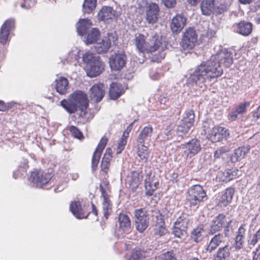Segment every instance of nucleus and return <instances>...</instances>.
<instances>
[{
    "label": "nucleus",
    "mask_w": 260,
    "mask_h": 260,
    "mask_svg": "<svg viewBox=\"0 0 260 260\" xmlns=\"http://www.w3.org/2000/svg\"><path fill=\"white\" fill-rule=\"evenodd\" d=\"M28 168L27 162H25L23 166H19V169L14 171L13 176L15 179L18 178L24 175Z\"/></svg>",
    "instance_id": "a18cd8bd"
},
{
    "label": "nucleus",
    "mask_w": 260,
    "mask_h": 260,
    "mask_svg": "<svg viewBox=\"0 0 260 260\" xmlns=\"http://www.w3.org/2000/svg\"><path fill=\"white\" fill-rule=\"evenodd\" d=\"M111 158L103 157L101 163V169L103 171L107 173L110 166Z\"/></svg>",
    "instance_id": "864d4df0"
},
{
    "label": "nucleus",
    "mask_w": 260,
    "mask_h": 260,
    "mask_svg": "<svg viewBox=\"0 0 260 260\" xmlns=\"http://www.w3.org/2000/svg\"><path fill=\"white\" fill-rule=\"evenodd\" d=\"M157 260H176L173 252L167 251L161 254L157 258Z\"/></svg>",
    "instance_id": "5fc2aeb1"
},
{
    "label": "nucleus",
    "mask_w": 260,
    "mask_h": 260,
    "mask_svg": "<svg viewBox=\"0 0 260 260\" xmlns=\"http://www.w3.org/2000/svg\"><path fill=\"white\" fill-rule=\"evenodd\" d=\"M153 132L152 126L148 125L144 126L140 131L137 138V143L139 145H148L151 141Z\"/></svg>",
    "instance_id": "dca6fc26"
},
{
    "label": "nucleus",
    "mask_w": 260,
    "mask_h": 260,
    "mask_svg": "<svg viewBox=\"0 0 260 260\" xmlns=\"http://www.w3.org/2000/svg\"><path fill=\"white\" fill-rule=\"evenodd\" d=\"M188 224V219L184 217H178L174 223V226L184 230H187Z\"/></svg>",
    "instance_id": "c03bdc74"
},
{
    "label": "nucleus",
    "mask_w": 260,
    "mask_h": 260,
    "mask_svg": "<svg viewBox=\"0 0 260 260\" xmlns=\"http://www.w3.org/2000/svg\"><path fill=\"white\" fill-rule=\"evenodd\" d=\"M177 0H162L164 5L169 8H173L176 4Z\"/></svg>",
    "instance_id": "052dcab7"
},
{
    "label": "nucleus",
    "mask_w": 260,
    "mask_h": 260,
    "mask_svg": "<svg viewBox=\"0 0 260 260\" xmlns=\"http://www.w3.org/2000/svg\"><path fill=\"white\" fill-rule=\"evenodd\" d=\"M194 114L192 110H189L186 113L185 116L181 120L189 126L191 127L194 122Z\"/></svg>",
    "instance_id": "79ce46f5"
},
{
    "label": "nucleus",
    "mask_w": 260,
    "mask_h": 260,
    "mask_svg": "<svg viewBox=\"0 0 260 260\" xmlns=\"http://www.w3.org/2000/svg\"><path fill=\"white\" fill-rule=\"evenodd\" d=\"M126 144V137L124 135L119 139L118 142V145L116 150L117 154H120L121 151L124 149L125 146Z\"/></svg>",
    "instance_id": "09e8293b"
},
{
    "label": "nucleus",
    "mask_w": 260,
    "mask_h": 260,
    "mask_svg": "<svg viewBox=\"0 0 260 260\" xmlns=\"http://www.w3.org/2000/svg\"><path fill=\"white\" fill-rule=\"evenodd\" d=\"M230 256V247L226 245L219 248L214 255V260H228Z\"/></svg>",
    "instance_id": "2f4dec72"
},
{
    "label": "nucleus",
    "mask_w": 260,
    "mask_h": 260,
    "mask_svg": "<svg viewBox=\"0 0 260 260\" xmlns=\"http://www.w3.org/2000/svg\"><path fill=\"white\" fill-rule=\"evenodd\" d=\"M100 189L101 192L103 201V210L104 216L108 218L112 210V204L108 195L106 192L104 188L102 185H100Z\"/></svg>",
    "instance_id": "4be33fe9"
},
{
    "label": "nucleus",
    "mask_w": 260,
    "mask_h": 260,
    "mask_svg": "<svg viewBox=\"0 0 260 260\" xmlns=\"http://www.w3.org/2000/svg\"><path fill=\"white\" fill-rule=\"evenodd\" d=\"M69 131L72 134V136L77 139H81L83 137L82 133L76 126L72 125L69 128Z\"/></svg>",
    "instance_id": "8fccbe9b"
},
{
    "label": "nucleus",
    "mask_w": 260,
    "mask_h": 260,
    "mask_svg": "<svg viewBox=\"0 0 260 260\" xmlns=\"http://www.w3.org/2000/svg\"><path fill=\"white\" fill-rule=\"evenodd\" d=\"M79 57V50L75 48L68 53L65 58L64 61H67V63H73L74 66H77ZM63 63H65V62H63Z\"/></svg>",
    "instance_id": "f704fd0d"
},
{
    "label": "nucleus",
    "mask_w": 260,
    "mask_h": 260,
    "mask_svg": "<svg viewBox=\"0 0 260 260\" xmlns=\"http://www.w3.org/2000/svg\"><path fill=\"white\" fill-rule=\"evenodd\" d=\"M105 89L103 84L99 83L93 85L90 89V100L94 103H98L101 101L104 96Z\"/></svg>",
    "instance_id": "4468645a"
},
{
    "label": "nucleus",
    "mask_w": 260,
    "mask_h": 260,
    "mask_svg": "<svg viewBox=\"0 0 260 260\" xmlns=\"http://www.w3.org/2000/svg\"><path fill=\"white\" fill-rule=\"evenodd\" d=\"M233 54L224 49L212 55L209 59L202 61L194 69L187 80L188 84L197 85L201 87L220 77L223 73L221 65L229 67L233 63Z\"/></svg>",
    "instance_id": "f257e3e1"
},
{
    "label": "nucleus",
    "mask_w": 260,
    "mask_h": 260,
    "mask_svg": "<svg viewBox=\"0 0 260 260\" xmlns=\"http://www.w3.org/2000/svg\"><path fill=\"white\" fill-rule=\"evenodd\" d=\"M172 233L176 237L183 239L186 236V230L173 226Z\"/></svg>",
    "instance_id": "de8ad7c7"
},
{
    "label": "nucleus",
    "mask_w": 260,
    "mask_h": 260,
    "mask_svg": "<svg viewBox=\"0 0 260 260\" xmlns=\"http://www.w3.org/2000/svg\"><path fill=\"white\" fill-rule=\"evenodd\" d=\"M204 134L207 135V138L213 143L226 140L230 136L228 129L222 126H214L211 128L207 122L203 126Z\"/></svg>",
    "instance_id": "39448f33"
},
{
    "label": "nucleus",
    "mask_w": 260,
    "mask_h": 260,
    "mask_svg": "<svg viewBox=\"0 0 260 260\" xmlns=\"http://www.w3.org/2000/svg\"><path fill=\"white\" fill-rule=\"evenodd\" d=\"M234 193L233 188H227L225 191L221 192L218 197L219 203L221 206H226L232 201Z\"/></svg>",
    "instance_id": "a878e982"
},
{
    "label": "nucleus",
    "mask_w": 260,
    "mask_h": 260,
    "mask_svg": "<svg viewBox=\"0 0 260 260\" xmlns=\"http://www.w3.org/2000/svg\"><path fill=\"white\" fill-rule=\"evenodd\" d=\"M28 168L27 162H25L23 166H19V169L14 171L13 176L15 179L18 178L24 175Z\"/></svg>",
    "instance_id": "49530a36"
},
{
    "label": "nucleus",
    "mask_w": 260,
    "mask_h": 260,
    "mask_svg": "<svg viewBox=\"0 0 260 260\" xmlns=\"http://www.w3.org/2000/svg\"><path fill=\"white\" fill-rule=\"evenodd\" d=\"M260 241V230H258L255 234L253 235L251 240L248 242V245L251 246H254L257 242Z\"/></svg>",
    "instance_id": "603ef678"
},
{
    "label": "nucleus",
    "mask_w": 260,
    "mask_h": 260,
    "mask_svg": "<svg viewBox=\"0 0 260 260\" xmlns=\"http://www.w3.org/2000/svg\"><path fill=\"white\" fill-rule=\"evenodd\" d=\"M159 101L161 104L168 105L169 103V98L167 95H160L159 98Z\"/></svg>",
    "instance_id": "69168bd1"
},
{
    "label": "nucleus",
    "mask_w": 260,
    "mask_h": 260,
    "mask_svg": "<svg viewBox=\"0 0 260 260\" xmlns=\"http://www.w3.org/2000/svg\"><path fill=\"white\" fill-rule=\"evenodd\" d=\"M183 150L182 156L184 158H191L197 154L201 150L200 141L197 139H193L188 142L181 145Z\"/></svg>",
    "instance_id": "9d476101"
},
{
    "label": "nucleus",
    "mask_w": 260,
    "mask_h": 260,
    "mask_svg": "<svg viewBox=\"0 0 260 260\" xmlns=\"http://www.w3.org/2000/svg\"><path fill=\"white\" fill-rule=\"evenodd\" d=\"M249 145L244 146L235 150L234 154L232 156L233 161H238L244 158L245 155L249 151Z\"/></svg>",
    "instance_id": "473e14b6"
},
{
    "label": "nucleus",
    "mask_w": 260,
    "mask_h": 260,
    "mask_svg": "<svg viewBox=\"0 0 260 260\" xmlns=\"http://www.w3.org/2000/svg\"><path fill=\"white\" fill-rule=\"evenodd\" d=\"M253 253V260H260V245Z\"/></svg>",
    "instance_id": "774afa93"
},
{
    "label": "nucleus",
    "mask_w": 260,
    "mask_h": 260,
    "mask_svg": "<svg viewBox=\"0 0 260 260\" xmlns=\"http://www.w3.org/2000/svg\"><path fill=\"white\" fill-rule=\"evenodd\" d=\"M82 61L85 63V70L88 76L94 77L100 75L104 70V63L100 57L90 51L82 55Z\"/></svg>",
    "instance_id": "20e7f679"
},
{
    "label": "nucleus",
    "mask_w": 260,
    "mask_h": 260,
    "mask_svg": "<svg viewBox=\"0 0 260 260\" xmlns=\"http://www.w3.org/2000/svg\"><path fill=\"white\" fill-rule=\"evenodd\" d=\"M96 0H84L82 5L83 12L85 14H90L95 8Z\"/></svg>",
    "instance_id": "e433bc0d"
},
{
    "label": "nucleus",
    "mask_w": 260,
    "mask_h": 260,
    "mask_svg": "<svg viewBox=\"0 0 260 260\" xmlns=\"http://www.w3.org/2000/svg\"><path fill=\"white\" fill-rule=\"evenodd\" d=\"M126 56L123 51H118L111 55L109 63L112 70L119 71L122 69L126 62Z\"/></svg>",
    "instance_id": "9b49d317"
},
{
    "label": "nucleus",
    "mask_w": 260,
    "mask_h": 260,
    "mask_svg": "<svg viewBox=\"0 0 260 260\" xmlns=\"http://www.w3.org/2000/svg\"><path fill=\"white\" fill-rule=\"evenodd\" d=\"M150 175H147V178L145 179V189L146 195L151 196L153 194V192L156 190V187L153 185V180H150Z\"/></svg>",
    "instance_id": "ea45409f"
},
{
    "label": "nucleus",
    "mask_w": 260,
    "mask_h": 260,
    "mask_svg": "<svg viewBox=\"0 0 260 260\" xmlns=\"http://www.w3.org/2000/svg\"><path fill=\"white\" fill-rule=\"evenodd\" d=\"M137 153L140 158L144 162H146L149 157L148 146L146 144L139 145L137 144Z\"/></svg>",
    "instance_id": "c9c22d12"
},
{
    "label": "nucleus",
    "mask_w": 260,
    "mask_h": 260,
    "mask_svg": "<svg viewBox=\"0 0 260 260\" xmlns=\"http://www.w3.org/2000/svg\"><path fill=\"white\" fill-rule=\"evenodd\" d=\"M92 23L88 19H80L77 24V31L80 36L86 34Z\"/></svg>",
    "instance_id": "c85d7f7f"
},
{
    "label": "nucleus",
    "mask_w": 260,
    "mask_h": 260,
    "mask_svg": "<svg viewBox=\"0 0 260 260\" xmlns=\"http://www.w3.org/2000/svg\"><path fill=\"white\" fill-rule=\"evenodd\" d=\"M100 36V32L98 28H93L88 33L85 43L86 44H91L94 43H96L98 40L99 39Z\"/></svg>",
    "instance_id": "72a5a7b5"
},
{
    "label": "nucleus",
    "mask_w": 260,
    "mask_h": 260,
    "mask_svg": "<svg viewBox=\"0 0 260 260\" xmlns=\"http://www.w3.org/2000/svg\"><path fill=\"white\" fill-rule=\"evenodd\" d=\"M245 232L246 230L245 229V228L242 225L240 226L237 233L236 236L244 238Z\"/></svg>",
    "instance_id": "0e129e2a"
},
{
    "label": "nucleus",
    "mask_w": 260,
    "mask_h": 260,
    "mask_svg": "<svg viewBox=\"0 0 260 260\" xmlns=\"http://www.w3.org/2000/svg\"><path fill=\"white\" fill-rule=\"evenodd\" d=\"M197 43V35L195 30L189 28L184 32L182 39V46L184 49H191Z\"/></svg>",
    "instance_id": "f8f14e48"
},
{
    "label": "nucleus",
    "mask_w": 260,
    "mask_h": 260,
    "mask_svg": "<svg viewBox=\"0 0 260 260\" xmlns=\"http://www.w3.org/2000/svg\"><path fill=\"white\" fill-rule=\"evenodd\" d=\"M173 125H170L167 126L166 128V131L167 132H166V135L167 137V139H169L173 137V136L174 135L175 131L173 130Z\"/></svg>",
    "instance_id": "680f3d73"
},
{
    "label": "nucleus",
    "mask_w": 260,
    "mask_h": 260,
    "mask_svg": "<svg viewBox=\"0 0 260 260\" xmlns=\"http://www.w3.org/2000/svg\"><path fill=\"white\" fill-rule=\"evenodd\" d=\"M224 236L221 234L215 235L210 240L206 248V250L210 252L215 250L223 241Z\"/></svg>",
    "instance_id": "7c9ffc66"
},
{
    "label": "nucleus",
    "mask_w": 260,
    "mask_h": 260,
    "mask_svg": "<svg viewBox=\"0 0 260 260\" xmlns=\"http://www.w3.org/2000/svg\"><path fill=\"white\" fill-rule=\"evenodd\" d=\"M215 8V0H202L200 9L202 15L210 16L214 13Z\"/></svg>",
    "instance_id": "b1692460"
},
{
    "label": "nucleus",
    "mask_w": 260,
    "mask_h": 260,
    "mask_svg": "<svg viewBox=\"0 0 260 260\" xmlns=\"http://www.w3.org/2000/svg\"><path fill=\"white\" fill-rule=\"evenodd\" d=\"M135 222L136 229L140 233H143L148 227L149 217L147 211L143 208L135 211Z\"/></svg>",
    "instance_id": "1a4fd4ad"
},
{
    "label": "nucleus",
    "mask_w": 260,
    "mask_h": 260,
    "mask_svg": "<svg viewBox=\"0 0 260 260\" xmlns=\"http://www.w3.org/2000/svg\"><path fill=\"white\" fill-rule=\"evenodd\" d=\"M240 173L241 171L238 169L232 168L225 170L223 172H218L217 176L221 181L227 182L239 176Z\"/></svg>",
    "instance_id": "5701e85b"
},
{
    "label": "nucleus",
    "mask_w": 260,
    "mask_h": 260,
    "mask_svg": "<svg viewBox=\"0 0 260 260\" xmlns=\"http://www.w3.org/2000/svg\"><path fill=\"white\" fill-rule=\"evenodd\" d=\"M15 21L13 19H9L5 21L1 28L0 43L5 44L8 41L11 31L14 27Z\"/></svg>",
    "instance_id": "ddd939ff"
},
{
    "label": "nucleus",
    "mask_w": 260,
    "mask_h": 260,
    "mask_svg": "<svg viewBox=\"0 0 260 260\" xmlns=\"http://www.w3.org/2000/svg\"><path fill=\"white\" fill-rule=\"evenodd\" d=\"M51 178V174L36 169L31 172L28 182L32 187H42L49 182Z\"/></svg>",
    "instance_id": "0eeeda50"
},
{
    "label": "nucleus",
    "mask_w": 260,
    "mask_h": 260,
    "mask_svg": "<svg viewBox=\"0 0 260 260\" xmlns=\"http://www.w3.org/2000/svg\"><path fill=\"white\" fill-rule=\"evenodd\" d=\"M159 8L155 3H151L147 8L146 19L149 24H154L157 21Z\"/></svg>",
    "instance_id": "6ab92c4d"
},
{
    "label": "nucleus",
    "mask_w": 260,
    "mask_h": 260,
    "mask_svg": "<svg viewBox=\"0 0 260 260\" xmlns=\"http://www.w3.org/2000/svg\"><path fill=\"white\" fill-rule=\"evenodd\" d=\"M24 3L21 4V7L25 9H28L33 6L36 0H23Z\"/></svg>",
    "instance_id": "bf43d9fd"
},
{
    "label": "nucleus",
    "mask_w": 260,
    "mask_h": 260,
    "mask_svg": "<svg viewBox=\"0 0 260 260\" xmlns=\"http://www.w3.org/2000/svg\"><path fill=\"white\" fill-rule=\"evenodd\" d=\"M158 222L155 225V234L159 236L165 235L167 233V229L161 218H157Z\"/></svg>",
    "instance_id": "58836bf2"
},
{
    "label": "nucleus",
    "mask_w": 260,
    "mask_h": 260,
    "mask_svg": "<svg viewBox=\"0 0 260 260\" xmlns=\"http://www.w3.org/2000/svg\"><path fill=\"white\" fill-rule=\"evenodd\" d=\"M252 118L254 121H256L258 119L260 118V105L255 111L253 112Z\"/></svg>",
    "instance_id": "e2e57ef3"
},
{
    "label": "nucleus",
    "mask_w": 260,
    "mask_h": 260,
    "mask_svg": "<svg viewBox=\"0 0 260 260\" xmlns=\"http://www.w3.org/2000/svg\"><path fill=\"white\" fill-rule=\"evenodd\" d=\"M231 222V220L227 221L224 215L222 214H219L213 220L210 227L209 234H213L216 232L220 231L224 225H225V228L228 229Z\"/></svg>",
    "instance_id": "2eb2a0df"
},
{
    "label": "nucleus",
    "mask_w": 260,
    "mask_h": 260,
    "mask_svg": "<svg viewBox=\"0 0 260 260\" xmlns=\"http://www.w3.org/2000/svg\"><path fill=\"white\" fill-rule=\"evenodd\" d=\"M119 231L124 234H129L132 231L131 219L128 215L123 213L119 214L118 217Z\"/></svg>",
    "instance_id": "a211bd4d"
},
{
    "label": "nucleus",
    "mask_w": 260,
    "mask_h": 260,
    "mask_svg": "<svg viewBox=\"0 0 260 260\" xmlns=\"http://www.w3.org/2000/svg\"><path fill=\"white\" fill-rule=\"evenodd\" d=\"M250 105L249 102H245L243 103L240 104L236 109L237 110L238 113H240V115H243L246 111V108Z\"/></svg>",
    "instance_id": "6e6d98bb"
},
{
    "label": "nucleus",
    "mask_w": 260,
    "mask_h": 260,
    "mask_svg": "<svg viewBox=\"0 0 260 260\" xmlns=\"http://www.w3.org/2000/svg\"><path fill=\"white\" fill-rule=\"evenodd\" d=\"M143 256V251L140 249L136 248L131 252L128 260H141Z\"/></svg>",
    "instance_id": "37998d69"
},
{
    "label": "nucleus",
    "mask_w": 260,
    "mask_h": 260,
    "mask_svg": "<svg viewBox=\"0 0 260 260\" xmlns=\"http://www.w3.org/2000/svg\"><path fill=\"white\" fill-rule=\"evenodd\" d=\"M108 139L106 137H103L101 139V141L93 154L91 162V168L93 171H94L97 168L102 152L105 148Z\"/></svg>",
    "instance_id": "f3484780"
},
{
    "label": "nucleus",
    "mask_w": 260,
    "mask_h": 260,
    "mask_svg": "<svg viewBox=\"0 0 260 260\" xmlns=\"http://www.w3.org/2000/svg\"><path fill=\"white\" fill-rule=\"evenodd\" d=\"M98 19L104 22L113 20L116 17V11L112 7L110 6H104L99 11L98 14Z\"/></svg>",
    "instance_id": "412c9836"
},
{
    "label": "nucleus",
    "mask_w": 260,
    "mask_h": 260,
    "mask_svg": "<svg viewBox=\"0 0 260 260\" xmlns=\"http://www.w3.org/2000/svg\"><path fill=\"white\" fill-rule=\"evenodd\" d=\"M244 238L242 237L236 236L235 239V247L236 249H241L244 243Z\"/></svg>",
    "instance_id": "4d7b16f0"
},
{
    "label": "nucleus",
    "mask_w": 260,
    "mask_h": 260,
    "mask_svg": "<svg viewBox=\"0 0 260 260\" xmlns=\"http://www.w3.org/2000/svg\"><path fill=\"white\" fill-rule=\"evenodd\" d=\"M70 209L73 214L78 219L85 218L87 217V215L85 214L84 210L81 208V204L79 201L71 202Z\"/></svg>",
    "instance_id": "bb28decb"
},
{
    "label": "nucleus",
    "mask_w": 260,
    "mask_h": 260,
    "mask_svg": "<svg viewBox=\"0 0 260 260\" xmlns=\"http://www.w3.org/2000/svg\"><path fill=\"white\" fill-rule=\"evenodd\" d=\"M186 199L190 207L198 205L205 198H207L206 192L202 186L197 184L191 186L187 192Z\"/></svg>",
    "instance_id": "423d86ee"
},
{
    "label": "nucleus",
    "mask_w": 260,
    "mask_h": 260,
    "mask_svg": "<svg viewBox=\"0 0 260 260\" xmlns=\"http://www.w3.org/2000/svg\"><path fill=\"white\" fill-rule=\"evenodd\" d=\"M61 106L69 113H74L78 109L84 111L88 105L86 94L82 91L73 92L67 99L60 102Z\"/></svg>",
    "instance_id": "7ed1b4c3"
},
{
    "label": "nucleus",
    "mask_w": 260,
    "mask_h": 260,
    "mask_svg": "<svg viewBox=\"0 0 260 260\" xmlns=\"http://www.w3.org/2000/svg\"><path fill=\"white\" fill-rule=\"evenodd\" d=\"M55 89L60 94L64 95L69 88L68 80L63 77H60L55 80Z\"/></svg>",
    "instance_id": "393cba45"
},
{
    "label": "nucleus",
    "mask_w": 260,
    "mask_h": 260,
    "mask_svg": "<svg viewBox=\"0 0 260 260\" xmlns=\"http://www.w3.org/2000/svg\"><path fill=\"white\" fill-rule=\"evenodd\" d=\"M229 151L228 148L223 146L218 148L214 152V157L216 158L223 157L226 153Z\"/></svg>",
    "instance_id": "3c124183"
},
{
    "label": "nucleus",
    "mask_w": 260,
    "mask_h": 260,
    "mask_svg": "<svg viewBox=\"0 0 260 260\" xmlns=\"http://www.w3.org/2000/svg\"><path fill=\"white\" fill-rule=\"evenodd\" d=\"M186 18L182 15H177L172 19L170 25L171 29L174 34L180 32L185 26Z\"/></svg>",
    "instance_id": "aec40b11"
},
{
    "label": "nucleus",
    "mask_w": 260,
    "mask_h": 260,
    "mask_svg": "<svg viewBox=\"0 0 260 260\" xmlns=\"http://www.w3.org/2000/svg\"><path fill=\"white\" fill-rule=\"evenodd\" d=\"M204 233L203 227L202 226H198L191 232V238L192 240L198 243L202 240Z\"/></svg>",
    "instance_id": "4c0bfd02"
},
{
    "label": "nucleus",
    "mask_w": 260,
    "mask_h": 260,
    "mask_svg": "<svg viewBox=\"0 0 260 260\" xmlns=\"http://www.w3.org/2000/svg\"><path fill=\"white\" fill-rule=\"evenodd\" d=\"M146 37L143 34H137L135 35L134 44L140 53L144 54L155 52L162 45L161 37L155 32H152L148 42L146 41Z\"/></svg>",
    "instance_id": "f03ea898"
},
{
    "label": "nucleus",
    "mask_w": 260,
    "mask_h": 260,
    "mask_svg": "<svg viewBox=\"0 0 260 260\" xmlns=\"http://www.w3.org/2000/svg\"><path fill=\"white\" fill-rule=\"evenodd\" d=\"M252 30V25L250 22L241 21L237 24V32L242 36H247Z\"/></svg>",
    "instance_id": "cd10ccee"
},
{
    "label": "nucleus",
    "mask_w": 260,
    "mask_h": 260,
    "mask_svg": "<svg viewBox=\"0 0 260 260\" xmlns=\"http://www.w3.org/2000/svg\"><path fill=\"white\" fill-rule=\"evenodd\" d=\"M190 128L191 127L181 120L177 127L176 133L178 136L182 137L183 135L188 133Z\"/></svg>",
    "instance_id": "a19ab883"
},
{
    "label": "nucleus",
    "mask_w": 260,
    "mask_h": 260,
    "mask_svg": "<svg viewBox=\"0 0 260 260\" xmlns=\"http://www.w3.org/2000/svg\"><path fill=\"white\" fill-rule=\"evenodd\" d=\"M123 88L122 85L120 83H112L110 87L109 96L112 100H116L123 93Z\"/></svg>",
    "instance_id": "c756f323"
},
{
    "label": "nucleus",
    "mask_w": 260,
    "mask_h": 260,
    "mask_svg": "<svg viewBox=\"0 0 260 260\" xmlns=\"http://www.w3.org/2000/svg\"><path fill=\"white\" fill-rule=\"evenodd\" d=\"M9 108V104H5L3 101H0V111H6Z\"/></svg>",
    "instance_id": "338daca9"
},
{
    "label": "nucleus",
    "mask_w": 260,
    "mask_h": 260,
    "mask_svg": "<svg viewBox=\"0 0 260 260\" xmlns=\"http://www.w3.org/2000/svg\"><path fill=\"white\" fill-rule=\"evenodd\" d=\"M142 180V176L138 172L132 173V180L135 182L136 185H139Z\"/></svg>",
    "instance_id": "13d9d810"
},
{
    "label": "nucleus",
    "mask_w": 260,
    "mask_h": 260,
    "mask_svg": "<svg viewBox=\"0 0 260 260\" xmlns=\"http://www.w3.org/2000/svg\"><path fill=\"white\" fill-rule=\"evenodd\" d=\"M117 40V37L113 34L108 33L106 36L99 39L94 45L95 51L98 54H103L109 51L112 43H115Z\"/></svg>",
    "instance_id": "6e6552de"
}]
</instances>
